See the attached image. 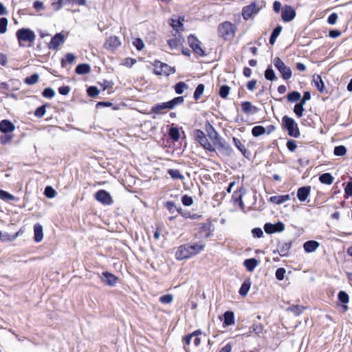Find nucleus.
<instances>
[{
    "label": "nucleus",
    "instance_id": "23",
    "mask_svg": "<svg viewBox=\"0 0 352 352\" xmlns=\"http://www.w3.org/2000/svg\"><path fill=\"white\" fill-rule=\"evenodd\" d=\"M243 265L248 271L252 272L258 265V261L254 258H248L244 261Z\"/></svg>",
    "mask_w": 352,
    "mask_h": 352
},
{
    "label": "nucleus",
    "instance_id": "29",
    "mask_svg": "<svg viewBox=\"0 0 352 352\" xmlns=\"http://www.w3.org/2000/svg\"><path fill=\"white\" fill-rule=\"evenodd\" d=\"M319 181L324 184L330 185L333 182V177L329 173H323L319 177Z\"/></svg>",
    "mask_w": 352,
    "mask_h": 352
},
{
    "label": "nucleus",
    "instance_id": "26",
    "mask_svg": "<svg viewBox=\"0 0 352 352\" xmlns=\"http://www.w3.org/2000/svg\"><path fill=\"white\" fill-rule=\"evenodd\" d=\"M224 317V321L223 324L224 326H230L234 323V313L232 311H227L223 314Z\"/></svg>",
    "mask_w": 352,
    "mask_h": 352
},
{
    "label": "nucleus",
    "instance_id": "4",
    "mask_svg": "<svg viewBox=\"0 0 352 352\" xmlns=\"http://www.w3.org/2000/svg\"><path fill=\"white\" fill-rule=\"evenodd\" d=\"M282 122L283 126L287 129L289 136L294 138H298L300 136V133L298 124L293 118L285 116L282 119Z\"/></svg>",
    "mask_w": 352,
    "mask_h": 352
},
{
    "label": "nucleus",
    "instance_id": "38",
    "mask_svg": "<svg viewBox=\"0 0 352 352\" xmlns=\"http://www.w3.org/2000/svg\"><path fill=\"white\" fill-rule=\"evenodd\" d=\"M204 89H205L204 85H203V84L198 85V86L197 87V88L194 92V94H193V98L195 100H197L201 98V95L203 94V93L204 91Z\"/></svg>",
    "mask_w": 352,
    "mask_h": 352
},
{
    "label": "nucleus",
    "instance_id": "15",
    "mask_svg": "<svg viewBox=\"0 0 352 352\" xmlns=\"http://www.w3.org/2000/svg\"><path fill=\"white\" fill-rule=\"evenodd\" d=\"M101 280L109 286L113 287L118 283V278L110 272H104L102 274Z\"/></svg>",
    "mask_w": 352,
    "mask_h": 352
},
{
    "label": "nucleus",
    "instance_id": "28",
    "mask_svg": "<svg viewBox=\"0 0 352 352\" xmlns=\"http://www.w3.org/2000/svg\"><path fill=\"white\" fill-rule=\"evenodd\" d=\"M90 71L91 67L89 64H79L76 67V72L80 75L89 74Z\"/></svg>",
    "mask_w": 352,
    "mask_h": 352
},
{
    "label": "nucleus",
    "instance_id": "54",
    "mask_svg": "<svg viewBox=\"0 0 352 352\" xmlns=\"http://www.w3.org/2000/svg\"><path fill=\"white\" fill-rule=\"evenodd\" d=\"M87 94L91 98H95L99 94V90L96 87H90L87 89Z\"/></svg>",
    "mask_w": 352,
    "mask_h": 352
},
{
    "label": "nucleus",
    "instance_id": "18",
    "mask_svg": "<svg viewBox=\"0 0 352 352\" xmlns=\"http://www.w3.org/2000/svg\"><path fill=\"white\" fill-rule=\"evenodd\" d=\"M292 243H279L276 252L280 256H286L288 255L291 248Z\"/></svg>",
    "mask_w": 352,
    "mask_h": 352
},
{
    "label": "nucleus",
    "instance_id": "40",
    "mask_svg": "<svg viewBox=\"0 0 352 352\" xmlns=\"http://www.w3.org/2000/svg\"><path fill=\"white\" fill-rule=\"evenodd\" d=\"M287 100L291 102H294L299 100L301 98V95L298 91H292L287 94Z\"/></svg>",
    "mask_w": 352,
    "mask_h": 352
},
{
    "label": "nucleus",
    "instance_id": "46",
    "mask_svg": "<svg viewBox=\"0 0 352 352\" xmlns=\"http://www.w3.org/2000/svg\"><path fill=\"white\" fill-rule=\"evenodd\" d=\"M265 77L268 80H274L276 78L274 71L270 67L265 72Z\"/></svg>",
    "mask_w": 352,
    "mask_h": 352
},
{
    "label": "nucleus",
    "instance_id": "25",
    "mask_svg": "<svg viewBox=\"0 0 352 352\" xmlns=\"http://www.w3.org/2000/svg\"><path fill=\"white\" fill-rule=\"evenodd\" d=\"M290 199L289 195H278V196H272L270 197V201L272 203L276 204H283Z\"/></svg>",
    "mask_w": 352,
    "mask_h": 352
},
{
    "label": "nucleus",
    "instance_id": "43",
    "mask_svg": "<svg viewBox=\"0 0 352 352\" xmlns=\"http://www.w3.org/2000/svg\"><path fill=\"white\" fill-rule=\"evenodd\" d=\"M346 148L343 146H337L334 148L333 154L336 156H343L346 153Z\"/></svg>",
    "mask_w": 352,
    "mask_h": 352
},
{
    "label": "nucleus",
    "instance_id": "36",
    "mask_svg": "<svg viewBox=\"0 0 352 352\" xmlns=\"http://www.w3.org/2000/svg\"><path fill=\"white\" fill-rule=\"evenodd\" d=\"M166 110L165 104L164 102L157 104L151 107V113L156 114L164 113V111Z\"/></svg>",
    "mask_w": 352,
    "mask_h": 352
},
{
    "label": "nucleus",
    "instance_id": "61",
    "mask_svg": "<svg viewBox=\"0 0 352 352\" xmlns=\"http://www.w3.org/2000/svg\"><path fill=\"white\" fill-rule=\"evenodd\" d=\"M12 140V136L8 133H5L4 135H2L0 138V142L3 144H6L10 142Z\"/></svg>",
    "mask_w": 352,
    "mask_h": 352
},
{
    "label": "nucleus",
    "instance_id": "24",
    "mask_svg": "<svg viewBox=\"0 0 352 352\" xmlns=\"http://www.w3.org/2000/svg\"><path fill=\"white\" fill-rule=\"evenodd\" d=\"M241 109L246 114L254 113L257 111V108L253 106L251 102L247 101L242 102Z\"/></svg>",
    "mask_w": 352,
    "mask_h": 352
},
{
    "label": "nucleus",
    "instance_id": "35",
    "mask_svg": "<svg viewBox=\"0 0 352 352\" xmlns=\"http://www.w3.org/2000/svg\"><path fill=\"white\" fill-rule=\"evenodd\" d=\"M168 135L174 141H178L180 138V133L177 127H170L168 131Z\"/></svg>",
    "mask_w": 352,
    "mask_h": 352
},
{
    "label": "nucleus",
    "instance_id": "41",
    "mask_svg": "<svg viewBox=\"0 0 352 352\" xmlns=\"http://www.w3.org/2000/svg\"><path fill=\"white\" fill-rule=\"evenodd\" d=\"M76 60V56L71 53H68L65 56V59H62L61 60V65L63 67H65L66 66V63H73Z\"/></svg>",
    "mask_w": 352,
    "mask_h": 352
},
{
    "label": "nucleus",
    "instance_id": "6",
    "mask_svg": "<svg viewBox=\"0 0 352 352\" xmlns=\"http://www.w3.org/2000/svg\"><path fill=\"white\" fill-rule=\"evenodd\" d=\"M274 66L281 74L282 77L284 80H288L292 77V69L289 67L285 65V64L278 57H276L274 60Z\"/></svg>",
    "mask_w": 352,
    "mask_h": 352
},
{
    "label": "nucleus",
    "instance_id": "44",
    "mask_svg": "<svg viewBox=\"0 0 352 352\" xmlns=\"http://www.w3.org/2000/svg\"><path fill=\"white\" fill-rule=\"evenodd\" d=\"M230 91V87L228 85H222L219 91V96L222 98H226Z\"/></svg>",
    "mask_w": 352,
    "mask_h": 352
},
{
    "label": "nucleus",
    "instance_id": "30",
    "mask_svg": "<svg viewBox=\"0 0 352 352\" xmlns=\"http://www.w3.org/2000/svg\"><path fill=\"white\" fill-rule=\"evenodd\" d=\"M313 81L318 91L321 93L324 92V85L321 77L319 75L314 76Z\"/></svg>",
    "mask_w": 352,
    "mask_h": 352
},
{
    "label": "nucleus",
    "instance_id": "19",
    "mask_svg": "<svg viewBox=\"0 0 352 352\" xmlns=\"http://www.w3.org/2000/svg\"><path fill=\"white\" fill-rule=\"evenodd\" d=\"M232 141L234 146L241 152L243 155L245 157L248 158L250 156V152L246 149L245 145L242 144L241 140L234 137L232 138Z\"/></svg>",
    "mask_w": 352,
    "mask_h": 352
},
{
    "label": "nucleus",
    "instance_id": "9",
    "mask_svg": "<svg viewBox=\"0 0 352 352\" xmlns=\"http://www.w3.org/2000/svg\"><path fill=\"white\" fill-rule=\"evenodd\" d=\"M95 199L104 205L109 206L113 204V199L111 195L104 190H99L96 192Z\"/></svg>",
    "mask_w": 352,
    "mask_h": 352
},
{
    "label": "nucleus",
    "instance_id": "21",
    "mask_svg": "<svg viewBox=\"0 0 352 352\" xmlns=\"http://www.w3.org/2000/svg\"><path fill=\"white\" fill-rule=\"evenodd\" d=\"M34 241L37 243L41 242L43 239V226L36 223L34 226Z\"/></svg>",
    "mask_w": 352,
    "mask_h": 352
},
{
    "label": "nucleus",
    "instance_id": "22",
    "mask_svg": "<svg viewBox=\"0 0 352 352\" xmlns=\"http://www.w3.org/2000/svg\"><path fill=\"white\" fill-rule=\"evenodd\" d=\"M184 102V98L182 96H178L173 100L164 102L165 104L166 109H173L177 105L181 104Z\"/></svg>",
    "mask_w": 352,
    "mask_h": 352
},
{
    "label": "nucleus",
    "instance_id": "49",
    "mask_svg": "<svg viewBox=\"0 0 352 352\" xmlns=\"http://www.w3.org/2000/svg\"><path fill=\"white\" fill-rule=\"evenodd\" d=\"M8 21L7 18L2 17L0 19V33L4 34L7 31Z\"/></svg>",
    "mask_w": 352,
    "mask_h": 352
},
{
    "label": "nucleus",
    "instance_id": "2",
    "mask_svg": "<svg viewBox=\"0 0 352 352\" xmlns=\"http://www.w3.org/2000/svg\"><path fill=\"white\" fill-rule=\"evenodd\" d=\"M208 135L213 143V146H218L220 151H222L228 155H231L232 149L229 144L219 134L212 126H210L207 131Z\"/></svg>",
    "mask_w": 352,
    "mask_h": 352
},
{
    "label": "nucleus",
    "instance_id": "32",
    "mask_svg": "<svg viewBox=\"0 0 352 352\" xmlns=\"http://www.w3.org/2000/svg\"><path fill=\"white\" fill-rule=\"evenodd\" d=\"M250 286H251L250 280H245L243 283V284L239 289L240 295H241L242 296H245L248 294V293L250 289Z\"/></svg>",
    "mask_w": 352,
    "mask_h": 352
},
{
    "label": "nucleus",
    "instance_id": "8",
    "mask_svg": "<svg viewBox=\"0 0 352 352\" xmlns=\"http://www.w3.org/2000/svg\"><path fill=\"white\" fill-rule=\"evenodd\" d=\"M261 8L255 2L250 3V5L245 6L242 10V15L245 20L250 19L253 15L256 14Z\"/></svg>",
    "mask_w": 352,
    "mask_h": 352
},
{
    "label": "nucleus",
    "instance_id": "20",
    "mask_svg": "<svg viewBox=\"0 0 352 352\" xmlns=\"http://www.w3.org/2000/svg\"><path fill=\"white\" fill-rule=\"evenodd\" d=\"M320 243L314 240L306 241L304 245L303 248L306 252L311 253L316 250V249L319 247Z\"/></svg>",
    "mask_w": 352,
    "mask_h": 352
},
{
    "label": "nucleus",
    "instance_id": "37",
    "mask_svg": "<svg viewBox=\"0 0 352 352\" xmlns=\"http://www.w3.org/2000/svg\"><path fill=\"white\" fill-rule=\"evenodd\" d=\"M39 80V75L38 74H34L30 76L25 78L24 82L27 85H32L36 84Z\"/></svg>",
    "mask_w": 352,
    "mask_h": 352
},
{
    "label": "nucleus",
    "instance_id": "17",
    "mask_svg": "<svg viewBox=\"0 0 352 352\" xmlns=\"http://www.w3.org/2000/svg\"><path fill=\"white\" fill-rule=\"evenodd\" d=\"M14 129V125L10 120H3L0 122V131L3 133L12 132Z\"/></svg>",
    "mask_w": 352,
    "mask_h": 352
},
{
    "label": "nucleus",
    "instance_id": "16",
    "mask_svg": "<svg viewBox=\"0 0 352 352\" xmlns=\"http://www.w3.org/2000/svg\"><path fill=\"white\" fill-rule=\"evenodd\" d=\"M311 192L310 186L300 187L297 190V197L300 201H305Z\"/></svg>",
    "mask_w": 352,
    "mask_h": 352
},
{
    "label": "nucleus",
    "instance_id": "64",
    "mask_svg": "<svg viewBox=\"0 0 352 352\" xmlns=\"http://www.w3.org/2000/svg\"><path fill=\"white\" fill-rule=\"evenodd\" d=\"M344 192L348 196H352V182H349L344 188Z\"/></svg>",
    "mask_w": 352,
    "mask_h": 352
},
{
    "label": "nucleus",
    "instance_id": "47",
    "mask_svg": "<svg viewBox=\"0 0 352 352\" xmlns=\"http://www.w3.org/2000/svg\"><path fill=\"white\" fill-rule=\"evenodd\" d=\"M338 297L339 300L342 303L346 304V303L349 302V295H348V294L346 292H345L344 291H340L338 293Z\"/></svg>",
    "mask_w": 352,
    "mask_h": 352
},
{
    "label": "nucleus",
    "instance_id": "55",
    "mask_svg": "<svg viewBox=\"0 0 352 352\" xmlns=\"http://www.w3.org/2000/svg\"><path fill=\"white\" fill-rule=\"evenodd\" d=\"M182 202L186 206H190L193 203V199L191 197L185 195L182 197Z\"/></svg>",
    "mask_w": 352,
    "mask_h": 352
},
{
    "label": "nucleus",
    "instance_id": "52",
    "mask_svg": "<svg viewBox=\"0 0 352 352\" xmlns=\"http://www.w3.org/2000/svg\"><path fill=\"white\" fill-rule=\"evenodd\" d=\"M42 95L45 98H52L55 96V91L53 89L47 87L43 90Z\"/></svg>",
    "mask_w": 352,
    "mask_h": 352
},
{
    "label": "nucleus",
    "instance_id": "31",
    "mask_svg": "<svg viewBox=\"0 0 352 352\" xmlns=\"http://www.w3.org/2000/svg\"><path fill=\"white\" fill-rule=\"evenodd\" d=\"M201 146H203L206 150H208L210 152L215 151V147L213 146L212 143H210L208 138L206 137L202 138L201 141L199 142Z\"/></svg>",
    "mask_w": 352,
    "mask_h": 352
},
{
    "label": "nucleus",
    "instance_id": "13",
    "mask_svg": "<svg viewBox=\"0 0 352 352\" xmlns=\"http://www.w3.org/2000/svg\"><path fill=\"white\" fill-rule=\"evenodd\" d=\"M296 16V12L294 9L290 6H285L283 7L281 13V18L285 22H289L292 21Z\"/></svg>",
    "mask_w": 352,
    "mask_h": 352
},
{
    "label": "nucleus",
    "instance_id": "7",
    "mask_svg": "<svg viewBox=\"0 0 352 352\" xmlns=\"http://www.w3.org/2000/svg\"><path fill=\"white\" fill-rule=\"evenodd\" d=\"M154 73L157 75H166L169 76L175 73L174 68L171 67L166 63H163L159 60L155 61L154 63Z\"/></svg>",
    "mask_w": 352,
    "mask_h": 352
},
{
    "label": "nucleus",
    "instance_id": "58",
    "mask_svg": "<svg viewBox=\"0 0 352 352\" xmlns=\"http://www.w3.org/2000/svg\"><path fill=\"white\" fill-rule=\"evenodd\" d=\"M305 111V109L303 107L301 106V104H296L294 106V111L295 114L298 116V118H300L302 116L303 111Z\"/></svg>",
    "mask_w": 352,
    "mask_h": 352
},
{
    "label": "nucleus",
    "instance_id": "11",
    "mask_svg": "<svg viewBox=\"0 0 352 352\" xmlns=\"http://www.w3.org/2000/svg\"><path fill=\"white\" fill-rule=\"evenodd\" d=\"M188 41L195 53L201 56H205L204 51L200 47V42L195 36L193 35H190L188 38Z\"/></svg>",
    "mask_w": 352,
    "mask_h": 352
},
{
    "label": "nucleus",
    "instance_id": "27",
    "mask_svg": "<svg viewBox=\"0 0 352 352\" xmlns=\"http://www.w3.org/2000/svg\"><path fill=\"white\" fill-rule=\"evenodd\" d=\"M184 21V18L179 17L178 19H171L170 25L174 30L179 32L183 30V23Z\"/></svg>",
    "mask_w": 352,
    "mask_h": 352
},
{
    "label": "nucleus",
    "instance_id": "39",
    "mask_svg": "<svg viewBox=\"0 0 352 352\" xmlns=\"http://www.w3.org/2000/svg\"><path fill=\"white\" fill-rule=\"evenodd\" d=\"M170 176L174 179H184V177L181 174L180 171L177 169H169L168 170Z\"/></svg>",
    "mask_w": 352,
    "mask_h": 352
},
{
    "label": "nucleus",
    "instance_id": "33",
    "mask_svg": "<svg viewBox=\"0 0 352 352\" xmlns=\"http://www.w3.org/2000/svg\"><path fill=\"white\" fill-rule=\"evenodd\" d=\"M263 330V326L260 324H254L252 325L249 329L248 336H250L252 333L259 335L262 333Z\"/></svg>",
    "mask_w": 352,
    "mask_h": 352
},
{
    "label": "nucleus",
    "instance_id": "42",
    "mask_svg": "<svg viewBox=\"0 0 352 352\" xmlns=\"http://www.w3.org/2000/svg\"><path fill=\"white\" fill-rule=\"evenodd\" d=\"M265 133V129L263 126H256L252 129V134L254 137L263 135Z\"/></svg>",
    "mask_w": 352,
    "mask_h": 352
},
{
    "label": "nucleus",
    "instance_id": "14",
    "mask_svg": "<svg viewBox=\"0 0 352 352\" xmlns=\"http://www.w3.org/2000/svg\"><path fill=\"white\" fill-rule=\"evenodd\" d=\"M64 35L61 33H57L52 38L51 41L48 44V47L50 49L56 50L58 49L59 46L64 43Z\"/></svg>",
    "mask_w": 352,
    "mask_h": 352
},
{
    "label": "nucleus",
    "instance_id": "48",
    "mask_svg": "<svg viewBox=\"0 0 352 352\" xmlns=\"http://www.w3.org/2000/svg\"><path fill=\"white\" fill-rule=\"evenodd\" d=\"M173 300V296L172 294H166L160 298V302L162 304H170Z\"/></svg>",
    "mask_w": 352,
    "mask_h": 352
},
{
    "label": "nucleus",
    "instance_id": "60",
    "mask_svg": "<svg viewBox=\"0 0 352 352\" xmlns=\"http://www.w3.org/2000/svg\"><path fill=\"white\" fill-rule=\"evenodd\" d=\"M290 310L296 315H300L304 310V307L300 305H296L290 307Z\"/></svg>",
    "mask_w": 352,
    "mask_h": 352
},
{
    "label": "nucleus",
    "instance_id": "3",
    "mask_svg": "<svg viewBox=\"0 0 352 352\" xmlns=\"http://www.w3.org/2000/svg\"><path fill=\"white\" fill-rule=\"evenodd\" d=\"M16 36L20 47H25V42L33 43L36 39L35 33L28 28H21L16 31Z\"/></svg>",
    "mask_w": 352,
    "mask_h": 352
},
{
    "label": "nucleus",
    "instance_id": "56",
    "mask_svg": "<svg viewBox=\"0 0 352 352\" xmlns=\"http://www.w3.org/2000/svg\"><path fill=\"white\" fill-rule=\"evenodd\" d=\"M45 112H46L45 105H42L36 109V111L34 112V115L37 118H42L44 116Z\"/></svg>",
    "mask_w": 352,
    "mask_h": 352
},
{
    "label": "nucleus",
    "instance_id": "12",
    "mask_svg": "<svg viewBox=\"0 0 352 352\" xmlns=\"http://www.w3.org/2000/svg\"><path fill=\"white\" fill-rule=\"evenodd\" d=\"M265 232L267 234L283 232L285 230V225L279 221L277 223L272 224L267 223L264 226Z\"/></svg>",
    "mask_w": 352,
    "mask_h": 352
},
{
    "label": "nucleus",
    "instance_id": "45",
    "mask_svg": "<svg viewBox=\"0 0 352 352\" xmlns=\"http://www.w3.org/2000/svg\"><path fill=\"white\" fill-rule=\"evenodd\" d=\"M187 87L188 85L184 82H179L175 85V91L177 94H182Z\"/></svg>",
    "mask_w": 352,
    "mask_h": 352
},
{
    "label": "nucleus",
    "instance_id": "51",
    "mask_svg": "<svg viewBox=\"0 0 352 352\" xmlns=\"http://www.w3.org/2000/svg\"><path fill=\"white\" fill-rule=\"evenodd\" d=\"M44 194L48 198H54L56 195V192L52 186H47L45 188Z\"/></svg>",
    "mask_w": 352,
    "mask_h": 352
},
{
    "label": "nucleus",
    "instance_id": "5",
    "mask_svg": "<svg viewBox=\"0 0 352 352\" xmlns=\"http://www.w3.org/2000/svg\"><path fill=\"white\" fill-rule=\"evenodd\" d=\"M236 28L230 22L226 21L219 25V35L224 40H231L235 34Z\"/></svg>",
    "mask_w": 352,
    "mask_h": 352
},
{
    "label": "nucleus",
    "instance_id": "34",
    "mask_svg": "<svg viewBox=\"0 0 352 352\" xmlns=\"http://www.w3.org/2000/svg\"><path fill=\"white\" fill-rule=\"evenodd\" d=\"M282 27L280 25H278L272 32L270 38V43L271 45H274L276 42L277 37L279 36L280 32L282 31Z\"/></svg>",
    "mask_w": 352,
    "mask_h": 352
},
{
    "label": "nucleus",
    "instance_id": "50",
    "mask_svg": "<svg viewBox=\"0 0 352 352\" xmlns=\"http://www.w3.org/2000/svg\"><path fill=\"white\" fill-rule=\"evenodd\" d=\"M0 199L4 201L14 200V197L9 192L0 189Z\"/></svg>",
    "mask_w": 352,
    "mask_h": 352
},
{
    "label": "nucleus",
    "instance_id": "62",
    "mask_svg": "<svg viewBox=\"0 0 352 352\" xmlns=\"http://www.w3.org/2000/svg\"><path fill=\"white\" fill-rule=\"evenodd\" d=\"M297 147L296 142L294 140H289L287 142V148L290 151H294Z\"/></svg>",
    "mask_w": 352,
    "mask_h": 352
},
{
    "label": "nucleus",
    "instance_id": "63",
    "mask_svg": "<svg viewBox=\"0 0 352 352\" xmlns=\"http://www.w3.org/2000/svg\"><path fill=\"white\" fill-rule=\"evenodd\" d=\"M338 14L336 13H332L331 14L329 17H328V19H327V22L330 24V25H334L337 20H338Z\"/></svg>",
    "mask_w": 352,
    "mask_h": 352
},
{
    "label": "nucleus",
    "instance_id": "57",
    "mask_svg": "<svg viewBox=\"0 0 352 352\" xmlns=\"http://www.w3.org/2000/svg\"><path fill=\"white\" fill-rule=\"evenodd\" d=\"M167 210L169 211L170 213L173 214L175 211H177V209L179 208H177L175 203L173 201H167L165 205Z\"/></svg>",
    "mask_w": 352,
    "mask_h": 352
},
{
    "label": "nucleus",
    "instance_id": "10",
    "mask_svg": "<svg viewBox=\"0 0 352 352\" xmlns=\"http://www.w3.org/2000/svg\"><path fill=\"white\" fill-rule=\"evenodd\" d=\"M120 45L121 41L118 36H111L104 43V47L110 52H114Z\"/></svg>",
    "mask_w": 352,
    "mask_h": 352
},
{
    "label": "nucleus",
    "instance_id": "59",
    "mask_svg": "<svg viewBox=\"0 0 352 352\" xmlns=\"http://www.w3.org/2000/svg\"><path fill=\"white\" fill-rule=\"evenodd\" d=\"M285 270L283 267L278 268L276 271V278L279 280H282L284 279L285 274Z\"/></svg>",
    "mask_w": 352,
    "mask_h": 352
},
{
    "label": "nucleus",
    "instance_id": "1",
    "mask_svg": "<svg viewBox=\"0 0 352 352\" xmlns=\"http://www.w3.org/2000/svg\"><path fill=\"white\" fill-rule=\"evenodd\" d=\"M205 246L206 244L203 241L181 245L177 249L175 258L178 261L191 258L201 252Z\"/></svg>",
    "mask_w": 352,
    "mask_h": 352
},
{
    "label": "nucleus",
    "instance_id": "53",
    "mask_svg": "<svg viewBox=\"0 0 352 352\" xmlns=\"http://www.w3.org/2000/svg\"><path fill=\"white\" fill-rule=\"evenodd\" d=\"M133 45L138 51H141L144 47V43L141 38H137L133 42Z\"/></svg>",
    "mask_w": 352,
    "mask_h": 352
}]
</instances>
